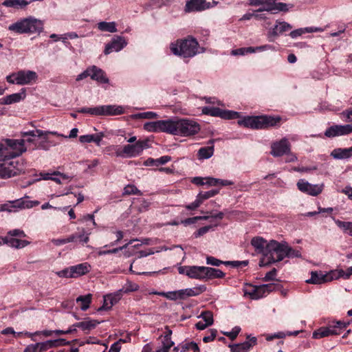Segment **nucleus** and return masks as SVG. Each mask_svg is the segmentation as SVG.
<instances>
[{
	"label": "nucleus",
	"mask_w": 352,
	"mask_h": 352,
	"mask_svg": "<svg viewBox=\"0 0 352 352\" xmlns=\"http://www.w3.org/2000/svg\"><path fill=\"white\" fill-rule=\"evenodd\" d=\"M25 140L2 138L0 140V161L15 158L26 151Z\"/></svg>",
	"instance_id": "nucleus-1"
},
{
	"label": "nucleus",
	"mask_w": 352,
	"mask_h": 352,
	"mask_svg": "<svg viewBox=\"0 0 352 352\" xmlns=\"http://www.w3.org/2000/svg\"><path fill=\"white\" fill-rule=\"evenodd\" d=\"M280 120L281 118L280 116H246L239 120L237 122L240 126L254 129H260L275 126L280 123Z\"/></svg>",
	"instance_id": "nucleus-2"
},
{
	"label": "nucleus",
	"mask_w": 352,
	"mask_h": 352,
	"mask_svg": "<svg viewBox=\"0 0 352 352\" xmlns=\"http://www.w3.org/2000/svg\"><path fill=\"white\" fill-rule=\"evenodd\" d=\"M285 241L278 242L271 240L268 242L265 255L259 261V266H267L283 260L285 253Z\"/></svg>",
	"instance_id": "nucleus-3"
},
{
	"label": "nucleus",
	"mask_w": 352,
	"mask_h": 352,
	"mask_svg": "<svg viewBox=\"0 0 352 352\" xmlns=\"http://www.w3.org/2000/svg\"><path fill=\"white\" fill-rule=\"evenodd\" d=\"M199 43L192 37L177 41L175 43H171L170 50L175 55H179L184 58L193 57L198 53Z\"/></svg>",
	"instance_id": "nucleus-4"
},
{
	"label": "nucleus",
	"mask_w": 352,
	"mask_h": 352,
	"mask_svg": "<svg viewBox=\"0 0 352 352\" xmlns=\"http://www.w3.org/2000/svg\"><path fill=\"white\" fill-rule=\"evenodd\" d=\"M43 28L41 20L30 16L11 24L8 30L18 34L40 32Z\"/></svg>",
	"instance_id": "nucleus-5"
},
{
	"label": "nucleus",
	"mask_w": 352,
	"mask_h": 352,
	"mask_svg": "<svg viewBox=\"0 0 352 352\" xmlns=\"http://www.w3.org/2000/svg\"><path fill=\"white\" fill-rule=\"evenodd\" d=\"M24 171V165L22 160H6L0 161V177L2 179L10 178L19 175Z\"/></svg>",
	"instance_id": "nucleus-6"
},
{
	"label": "nucleus",
	"mask_w": 352,
	"mask_h": 352,
	"mask_svg": "<svg viewBox=\"0 0 352 352\" xmlns=\"http://www.w3.org/2000/svg\"><path fill=\"white\" fill-rule=\"evenodd\" d=\"M38 80L37 74L31 70H20L6 77L8 82L17 85H32Z\"/></svg>",
	"instance_id": "nucleus-7"
},
{
	"label": "nucleus",
	"mask_w": 352,
	"mask_h": 352,
	"mask_svg": "<svg viewBox=\"0 0 352 352\" xmlns=\"http://www.w3.org/2000/svg\"><path fill=\"white\" fill-rule=\"evenodd\" d=\"M149 147V140L137 141L134 144H126L121 152H117V156L133 157L142 153L144 149Z\"/></svg>",
	"instance_id": "nucleus-8"
},
{
	"label": "nucleus",
	"mask_w": 352,
	"mask_h": 352,
	"mask_svg": "<svg viewBox=\"0 0 352 352\" xmlns=\"http://www.w3.org/2000/svg\"><path fill=\"white\" fill-rule=\"evenodd\" d=\"M349 323L341 321H337L336 325H329V327H322L313 333V338L320 339L333 335H340L342 330L344 329Z\"/></svg>",
	"instance_id": "nucleus-9"
},
{
	"label": "nucleus",
	"mask_w": 352,
	"mask_h": 352,
	"mask_svg": "<svg viewBox=\"0 0 352 352\" xmlns=\"http://www.w3.org/2000/svg\"><path fill=\"white\" fill-rule=\"evenodd\" d=\"M199 131V124L195 121L188 119L177 120V135L190 136L197 134Z\"/></svg>",
	"instance_id": "nucleus-10"
},
{
	"label": "nucleus",
	"mask_w": 352,
	"mask_h": 352,
	"mask_svg": "<svg viewBox=\"0 0 352 352\" xmlns=\"http://www.w3.org/2000/svg\"><path fill=\"white\" fill-rule=\"evenodd\" d=\"M271 148L270 153L274 157H280L289 153L291 144L286 138H283L279 141L273 142L271 145Z\"/></svg>",
	"instance_id": "nucleus-11"
},
{
	"label": "nucleus",
	"mask_w": 352,
	"mask_h": 352,
	"mask_svg": "<svg viewBox=\"0 0 352 352\" xmlns=\"http://www.w3.org/2000/svg\"><path fill=\"white\" fill-rule=\"evenodd\" d=\"M127 45V41L124 37L121 36H115L110 43L105 46L104 53L107 55L113 52H120Z\"/></svg>",
	"instance_id": "nucleus-12"
},
{
	"label": "nucleus",
	"mask_w": 352,
	"mask_h": 352,
	"mask_svg": "<svg viewBox=\"0 0 352 352\" xmlns=\"http://www.w3.org/2000/svg\"><path fill=\"white\" fill-rule=\"evenodd\" d=\"M299 190L311 196H317L322 190V185L311 184L305 179H300L297 182Z\"/></svg>",
	"instance_id": "nucleus-13"
},
{
	"label": "nucleus",
	"mask_w": 352,
	"mask_h": 352,
	"mask_svg": "<svg viewBox=\"0 0 352 352\" xmlns=\"http://www.w3.org/2000/svg\"><path fill=\"white\" fill-rule=\"evenodd\" d=\"M351 133H352V124L333 125L326 130L324 135L328 138H333L347 135Z\"/></svg>",
	"instance_id": "nucleus-14"
},
{
	"label": "nucleus",
	"mask_w": 352,
	"mask_h": 352,
	"mask_svg": "<svg viewBox=\"0 0 352 352\" xmlns=\"http://www.w3.org/2000/svg\"><path fill=\"white\" fill-rule=\"evenodd\" d=\"M122 290L107 294L104 296V302L102 306L98 308V311L110 309L115 304H116L122 297Z\"/></svg>",
	"instance_id": "nucleus-15"
},
{
	"label": "nucleus",
	"mask_w": 352,
	"mask_h": 352,
	"mask_svg": "<svg viewBox=\"0 0 352 352\" xmlns=\"http://www.w3.org/2000/svg\"><path fill=\"white\" fill-rule=\"evenodd\" d=\"M124 113L123 107L119 105L98 106V116H119Z\"/></svg>",
	"instance_id": "nucleus-16"
},
{
	"label": "nucleus",
	"mask_w": 352,
	"mask_h": 352,
	"mask_svg": "<svg viewBox=\"0 0 352 352\" xmlns=\"http://www.w3.org/2000/svg\"><path fill=\"white\" fill-rule=\"evenodd\" d=\"M89 72V76L94 80L97 81L102 84H109V78H107L105 72L98 67L97 66L92 65L88 67Z\"/></svg>",
	"instance_id": "nucleus-17"
},
{
	"label": "nucleus",
	"mask_w": 352,
	"mask_h": 352,
	"mask_svg": "<svg viewBox=\"0 0 352 352\" xmlns=\"http://www.w3.org/2000/svg\"><path fill=\"white\" fill-rule=\"evenodd\" d=\"M248 340L235 344H230L231 352H248L251 347L256 344L257 339L256 337L248 336Z\"/></svg>",
	"instance_id": "nucleus-18"
},
{
	"label": "nucleus",
	"mask_w": 352,
	"mask_h": 352,
	"mask_svg": "<svg viewBox=\"0 0 352 352\" xmlns=\"http://www.w3.org/2000/svg\"><path fill=\"white\" fill-rule=\"evenodd\" d=\"M210 116L226 120H233L239 118V113L230 110H223L219 107H212Z\"/></svg>",
	"instance_id": "nucleus-19"
},
{
	"label": "nucleus",
	"mask_w": 352,
	"mask_h": 352,
	"mask_svg": "<svg viewBox=\"0 0 352 352\" xmlns=\"http://www.w3.org/2000/svg\"><path fill=\"white\" fill-rule=\"evenodd\" d=\"M209 7L210 3H207L205 0H190L186 4L185 11L187 12L201 11Z\"/></svg>",
	"instance_id": "nucleus-20"
},
{
	"label": "nucleus",
	"mask_w": 352,
	"mask_h": 352,
	"mask_svg": "<svg viewBox=\"0 0 352 352\" xmlns=\"http://www.w3.org/2000/svg\"><path fill=\"white\" fill-rule=\"evenodd\" d=\"M177 120H160V132H165L172 135H177Z\"/></svg>",
	"instance_id": "nucleus-21"
},
{
	"label": "nucleus",
	"mask_w": 352,
	"mask_h": 352,
	"mask_svg": "<svg viewBox=\"0 0 352 352\" xmlns=\"http://www.w3.org/2000/svg\"><path fill=\"white\" fill-rule=\"evenodd\" d=\"M329 282L328 276L323 274L321 271L311 272V278L306 280L307 283L319 285Z\"/></svg>",
	"instance_id": "nucleus-22"
},
{
	"label": "nucleus",
	"mask_w": 352,
	"mask_h": 352,
	"mask_svg": "<svg viewBox=\"0 0 352 352\" xmlns=\"http://www.w3.org/2000/svg\"><path fill=\"white\" fill-rule=\"evenodd\" d=\"M267 242L263 238L256 236L251 240V245L254 247L258 254H261L263 257L267 250Z\"/></svg>",
	"instance_id": "nucleus-23"
},
{
	"label": "nucleus",
	"mask_w": 352,
	"mask_h": 352,
	"mask_svg": "<svg viewBox=\"0 0 352 352\" xmlns=\"http://www.w3.org/2000/svg\"><path fill=\"white\" fill-rule=\"evenodd\" d=\"M102 321L97 320L88 319L87 320L76 322L73 324V327H78L84 331L86 333H89L91 330L95 329L96 326L100 324Z\"/></svg>",
	"instance_id": "nucleus-24"
},
{
	"label": "nucleus",
	"mask_w": 352,
	"mask_h": 352,
	"mask_svg": "<svg viewBox=\"0 0 352 352\" xmlns=\"http://www.w3.org/2000/svg\"><path fill=\"white\" fill-rule=\"evenodd\" d=\"M91 265L88 263H82L71 266L72 278H77L89 272Z\"/></svg>",
	"instance_id": "nucleus-25"
},
{
	"label": "nucleus",
	"mask_w": 352,
	"mask_h": 352,
	"mask_svg": "<svg viewBox=\"0 0 352 352\" xmlns=\"http://www.w3.org/2000/svg\"><path fill=\"white\" fill-rule=\"evenodd\" d=\"M104 136V134L103 132L96 134L84 135L80 136L79 141L81 143L94 142L96 144V145L100 146Z\"/></svg>",
	"instance_id": "nucleus-26"
},
{
	"label": "nucleus",
	"mask_w": 352,
	"mask_h": 352,
	"mask_svg": "<svg viewBox=\"0 0 352 352\" xmlns=\"http://www.w3.org/2000/svg\"><path fill=\"white\" fill-rule=\"evenodd\" d=\"M38 204V201H28L23 199H19L11 202L10 208H31Z\"/></svg>",
	"instance_id": "nucleus-27"
},
{
	"label": "nucleus",
	"mask_w": 352,
	"mask_h": 352,
	"mask_svg": "<svg viewBox=\"0 0 352 352\" xmlns=\"http://www.w3.org/2000/svg\"><path fill=\"white\" fill-rule=\"evenodd\" d=\"M250 286L252 288V289L250 292L245 290L244 294L245 295H249L252 299H259L263 298L266 294L263 285L258 286L250 285Z\"/></svg>",
	"instance_id": "nucleus-28"
},
{
	"label": "nucleus",
	"mask_w": 352,
	"mask_h": 352,
	"mask_svg": "<svg viewBox=\"0 0 352 352\" xmlns=\"http://www.w3.org/2000/svg\"><path fill=\"white\" fill-rule=\"evenodd\" d=\"M26 97V94L24 89L19 93L12 94L4 97V100L1 101L2 104H10L12 103L18 102L23 100Z\"/></svg>",
	"instance_id": "nucleus-29"
},
{
	"label": "nucleus",
	"mask_w": 352,
	"mask_h": 352,
	"mask_svg": "<svg viewBox=\"0 0 352 352\" xmlns=\"http://www.w3.org/2000/svg\"><path fill=\"white\" fill-rule=\"evenodd\" d=\"M187 276L190 278L204 279V267L189 266Z\"/></svg>",
	"instance_id": "nucleus-30"
},
{
	"label": "nucleus",
	"mask_w": 352,
	"mask_h": 352,
	"mask_svg": "<svg viewBox=\"0 0 352 352\" xmlns=\"http://www.w3.org/2000/svg\"><path fill=\"white\" fill-rule=\"evenodd\" d=\"M225 276V273L219 269L204 267V279L221 278Z\"/></svg>",
	"instance_id": "nucleus-31"
},
{
	"label": "nucleus",
	"mask_w": 352,
	"mask_h": 352,
	"mask_svg": "<svg viewBox=\"0 0 352 352\" xmlns=\"http://www.w3.org/2000/svg\"><path fill=\"white\" fill-rule=\"evenodd\" d=\"M32 3V1L28 0H5L3 2L4 6L13 8L16 9H22Z\"/></svg>",
	"instance_id": "nucleus-32"
},
{
	"label": "nucleus",
	"mask_w": 352,
	"mask_h": 352,
	"mask_svg": "<svg viewBox=\"0 0 352 352\" xmlns=\"http://www.w3.org/2000/svg\"><path fill=\"white\" fill-rule=\"evenodd\" d=\"M171 160V157L169 155H164L160 158L157 159H153V158H148L146 161L144 162V165L146 166H158L160 165H163Z\"/></svg>",
	"instance_id": "nucleus-33"
},
{
	"label": "nucleus",
	"mask_w": 352,
	"mask_h": 352,
	"mask_svg": "<svg viewBox=\"0 0 352 352\" xmlns=\"http://www.w3.org/2000/svg\"><path fill=\"white\" fill-rule=\"evenodd\" d=\"M49 134L55 135V134H56V132H50V131H41L39 129L21 132V135L23 138L39 137V138H43V139H47Z\"/></svg>",
	"instance_id": "nucleus-34"
},
{
	"label": "nucleus",
	"mask_w": 352,
	"mask_h": 352,
	"mask_svg": "<svg viewBox=\"0 0 352 352\" xmlns=\"http://www.w3.org/2000/svg\"><path fill=\"white\" fill-rule=\"evenodd\" d=\"M4 243H6V244L10 247L17 249L23 248L30 244L28 241L18 239L13 237L9 238L8 236L7 239H5Z\"/></svg>",
	"instance_id": "nucleus-35"
},
{
	"label": "nucleus",
	"mask_w": 352,
	"mask_h": 352,
	"mask_svg": "<svg viewBox=\"0 0 352 352\" xmlns=\"http://www.w3.org/2000/svg\"><path fill=\"white\" fill-rule=\"evenodd\" d=\"M292 28V25L285 21L278 22L276 21V25L272 30V34L274 36H277L280 34H283L285 32H287Z\"/></svg>",
	"instance_id": "nucleus-36"
},
{
	"label": "nucleus",
	"mask_w": 352,
	"mask_h": 352,
	"mask_svg": "<svg viewBox=\"0 0 352 352\" xmlns=\"http://www.w3.org/2000/svg\"><path fill=\"white\" fill-rule=\"evenodd\" d=\"M214 146H204L199 149L197 156L199 160L209 159L213 155Z\"/></svg>",
	"instance_id": "nucleus-37"
},
{
	"label": "nucleus",
	"mask_w": 352,
	"mask_h": 352,
	"mask_svg": "<svg viewBox=\"0 0 352 352\" xmlns=\"http://www.w3.org/2000/svg\"><path fill=\"white\" fill-rule=\"evenodd\" d=\"M98 30L102 32L114 33L117 32L116 24L115 22L102 21L97 24Z\"/></svg>",
	"instance_id": "nucleus-38"
},
{
	"label": "nucleus",
	"mask_w": 352,
	"mask_h": 352,
	"mask_svg": "<svg viewBox=\"0 0 352 352\" xmlns=\"http://www.w3.org/2000/svg\"><path fill=\"white\" fill-rule=\"evenodd\" d=\"M92 295L91 294L80 296L76 298L77 302H80V309L82 311L87 310L91 302Z\"/></svg>",
	"instance_id": "nucleus-39"
},
{
	"label": "nucleus",
	"mask_w": 352,
	"mask_h": 352,
	"mask_svg": "<svg viewBox=\"0 0 352 352\" xmlns=\"http://www.w3.org/2000/svg\"><path fill=\"white\" fill-rule=\"evenodd\" d=\"M133 204L139 212L148 210L150 206V202L142 198L134 199Z\"/></svg>",
	"instance_id": "nucleus-40"
},
{
	"label": "nucleus",
	"mask_w": 352,
	"mask_h": 352,
	"mask_svg": "<svg viewBox=\"0 0 352 352\" xmlns=\"http://www.w3.org/2000/svg\"><path fill=\"white\" fill-rule=\"evenodd\" d=\"M335 223L338 228L342 230L344 233L352 236V222L342 221L339 219L335 220Z\"/></svg>",
	"instance_id": "nucleus-41"
},
{
	"label": "nucleus",
	"mask_w": 352,
	"mask_h": 352,
	"mask_svg": "<svg viewBox=\"0 0 352 352\" xmlns=\"http://www.w3.org/2000/svg\"><path fill=\"white\" fill-rule=\"evenodd\" d=\"M285 258H301L302 254L300 250H296L290 247L287 242H285Z\"/></svg>",
	"instance_id": "nucleus-42"
},
{
	"label": "nucleus",
	"mask_w": 352,
	"mask_h": 352,
	"mask_svg": "<svg viewBox=\"0 0 352 352\" xmlns=\"http://www.w3.org/2000/svg\"><path fill=\"white\" fill-rule=\"evenodd\" d=\"M206 179V184L209 186H217L219 184L221 186H230L234 184L232 181L230 180L216 179L213 177H208Z\"/></svg>",
	"instance_id": "nucleus-43"
},
{
	"label": "nucleus",
	"mask_w": 352,
	"mask_h": 352,
	"mask_svg": "<svg viewBox=\"0 0 352 352\" xmlns=\"http://www.w3.org/2000/svg\"><path fill=\"white\" fill-rule=\"evenodd\" d=\"M179 348L181 352H186V351L190 349L192 350L193 352H200L197 344L195 342L182 343L179 344Z\"/></svg>",
	"instance_id": "nucleus-44"
},
{
	"label": "nucleus",
	"mask_w": 352,
	"mask_h": 352,
	"mask_svg": "<svg viewBox=\"0 0 352 352\" xmlns=\"http://www.w3.org/2000/svg\"><path fill=\"white\" fill-rule=\"evenodd\" d=\"M331 155L334 159L337 160H343L349 158L346 148H335L331 151Z\"/></svg>",
	"instance_id": "nucleus-45"
},
{
	"label": "nucleus",
	"mask_w": 352,
	"mask_h": 352,
	"mask_svg": "<svg viewBox=\"0 0 352 352\" xmlns=\"http://www.w3.org/2000/svg\"><path fill=\"white\" fill-rule=\"evenodd\" d=\"M144 129L150 132H160V120L146 122L144 124Z\"/></svg>",
	"instance_id": "nucleus-46"
},
{
	"label": "nucleus",
	"mask_w": 352,
	"mask_h": 352,
	"mask_svg": "<svg viewBox=\"0 0 352 352\" xmlns=\"http://www.w3.org/2000/svg\"><path fill=\"white\" fill-rule=\"evenodd\" d=\"M206 289V287L204 285H200L199 287H195L193 288H188L185 289V291L186 292V294L188 297L190 296H196L199 295L200 294L205 292Z\"/></svg>",
	"instance_id": "nucleus-47"
},
{
	"label": "nucleus",
	"mask_w": 352,
	"mask_h": 352,
	"mask_svg": "<svg viewBox=\"0 0 352 352\" xmlns=\"http://www.w3.org/2000/svg\"><path fill=\"white\" fill-rule=\"evenodd\" d=\"M275 0H264L263 7L257 10L258 12H271L275 13L274 11Z\"/></svg>",
	"instance_id": "nucleus-48"
},
{
	"label": "nucleus",
	"mask_w": 352,
	"mask_h": 352,
	"mask_svg": "<svg viewBox=\"0 0 352 352\" xmlns=\"http://www.w3.org/2000/svg\"><path fill=\"white\" fill-rule=\"evenodd\" d=\"M294 7L293 4L290 3H285L282 2L276 3L275 1V6H274V11L276 10V13L277 12H288L289 9L292 8Z\"/></svg>",
	"instance_id": "nucleus-49"
},
{
	"label": "nucleus",
	"mask_w": 352,
	"mask_h": 352,
	"mask_svg": "<svg viewBox=\"0 0 352 352\" xmlns=\"http://www.w3.org/2000/svg\"><path fill=\"white\" fill-rule=\"evenodd\" d=\"M138 289L139 286L137 284L133 283L131 281H127L120 290H122V292L124 294L131 292H135L138 290Z\"/></svg>",
	"instance_id": "nucleus-50"
},
{
	"label": "nucleus",
	"mask_w": 352,
	"mask_h": 352,
	"mask_svg": "<svg viewBox=\"0 0 352 352\" xmlns=\"http://www.w3.org/2000/svg\"><path fill=\"white\" fill-rule=\"evenodd\" d=\"M124 195H142L140 190H139L134 185H127L124 189Z\"/></svg>",
	"instance_id": "nucleus-51"
},
{
	"label": "nucleus",
	"mask_w": 352,
	"mask_h": 352,
	"mask_svg": "<svg viewBox=\"0 0 352 352\" xmlns=\"http://www.w3.org/2000/svg\"><path fill=\"white\" fill-rule=\"evenodd\" d=\"M72 342L67 341L64 338H58L56 340H51L52 346V348L61 346H66L69 345Z\"/></svg>",
	"instance_id": "nucleus-52"
},
{
	"label": "nucleus",
	"mask_w": 352,
	"mask_h": 352,
	"mask_svg": "<svg viewBox=\"0 0 352 352\" xmlns=\"http://www.w3.org/2000/svg\"><path fill=\"white\" fill-rule=\"evenodd\" d=\"M157 114L153 111L140 113L134 116L136 118L153 119L157 118Z\"/></svg>",
	"instance_id": "nucleus-53"
},
{
	"label": "nucleus",
	"mask_w": 352,
	"mask_h": 352,
	"mask_svg": "<svg viewBox=\"0 0 352 352\" xmlns=\"http://www.w3.org/2000/svg\"><path fill=\"white\" fill-rule=\"evenodd\" d=\"M201 317L203 318L204 321L208 325H211L213 323V315L211 311H204L201 314Z\"/></svg>",
	"instance_id": "nucleus-54"
},
{
	"label": "nucleus",
	"mask_w": 352,
	"mask_h": 352,
	"mask_svg": "<svg viewBox=\"0 0 352 352\" xmlns=\"http://www.w3.org/2000/svg\"><path fill=\"white\" fill-rule=\"evenodd\" d=\"M219 193L218 190H211L206 192H199L198 195L201 197V198L204 200V201L210 197H214L217 194Z\"/></svg>",
	"instance_id": "nucleus-55"
},
{
	"label": "nucleus",
	"mask_w": 352,
	"mask_h": 352,
	"mask_svg": "<svg viewBox=\"0 0 352 352\" xmlns=\"http://www.w3.org/2000/svg\"><path fill=\"white\" fill-rule=\"evenodd\" d=\"M160 296H164L171 300H176L178 299L177 291L164 292H162L159 294Z\"/></svg>",
	"instance_id": "nucleus-56"
},
{
	"label": "nucleus",
	"mask_w": 352,
	"mask_h": 352,
	"mask_svg": "<svg viewBox=\"0 0 352 352\" xmlns=\"http://www.w3.org/2000/svg\"><path fill=\"white\" fill-rule=\"evenodd\" d=\"M78 112L82 113H89L93 116H98V107H84L78 110Z\"/></svg>",
	"instance_id": "nucleus-57"
},
{
	"label": "nucleus",
	"mask_w": 352,
	"mask_h": 352,
	"mask_svg": "<svg viewBox=\"0 0 352 352\" xmlns=\"http://www.w3.org/2000/svg\"><path fill=\"white\" fill-rule=\"evenodd\" d=\"M212 228H213L212 226H206L200 228L196 232H195V234H194L196 238L199 237V236L205 234L208 232H209L211 229H212Z\"/></svg>",
	"instance_id": "nucleus-58"
},
{
	"label": "nucleus",
	"mask_w": 352,
	"mask_h": 352,
	"mask_svg": "<svg viewBox=\"0 0 352 352\" xmlns=\"http://www.w3.org/2000/svg\"><path fill=\"white\" fill-rule=\"evenodd\" d=\"M38 344L40 352H43L48 350L49 349L52 348L51 340H47L43 342H38Z\"/></svg>",
	"instance_id": "nucleus-59"
},
{
	"label": "nucleus",
	"mask_w": 352,
	"mask_h": 352,
	"mask_svg": "<svg viewBox=\"0 0 352 352\" xmlns=\"http://www.w3.org/2000/svg\"><path fill=\"white\" fill-rule=\"evenodd\" d=\"M240 331H241L240 327H235L232 329V331L225 332L223 333H224V335L228 336L232 340H234L236 338L238 334L239 333Z\"/></svg>",
	"instance_id": "nucleus-60"
},
{
	"label": "nucleus",
	"mask_w": 352,
	"mask_h": 352,
	"mask_svg": "<svg viewBox=\"0 0 352 352\" xmlns=\"http://www.w3.org/2000/svg\"><path fill=\"white\" fill-rule=\"evenodd\" d=\"M276 274H277L276 269V268H273L271 271H270L269 272H267L265 274V277L263 278V280L265 281L274 280H275Z\"/></svg>",
	"instance_id": "nucleus-61"
},
{
	"label": "nucleus",
	"mask_w": 352,
	"mask_h": 352,
	"mask_svg": "<svg viewBox=\"0 0 352 352\" xmlns=\"http://www.w3.org/2000/svg\"><path fill=\"white\" fill-rule=\"evenodd\" d=\"M224 262L213 257V256H207L206 258V263L208 265H213V266H219L221 264Z\"/></svg>",
	"instance_id": "nucleus-62"
},
{
	"label": "nucleus",
	"mask_w": 352,
	"mask_h": 352,
	"mask_svg": "<svg viewBox=\"0 0 352 352\" xmlns=\"http://www.w3.org/2000/svg\"><path fill=\"white\" fill-rule=\"evenodd\" d=\"M57 275L59 277L72 278L71 267L58 272Z\"/></svg>",
	"instance_id": "nucleus-63"
},
{
	"label": "nucleus",
	"mask_w": 352,
	"mask_h": 352,
	"mask_svg": "<svg viewBox=\"0 0 352 352\" xmlns=\"http://www.w3.org/2000/svg\"><path fill=\"white\" fill-rule=\"evenodd\" d=\"M23 352H40L38 343L28 345Z\"/></svg>",
	"instance_id": "nucleus-64"
}]
</instances>
